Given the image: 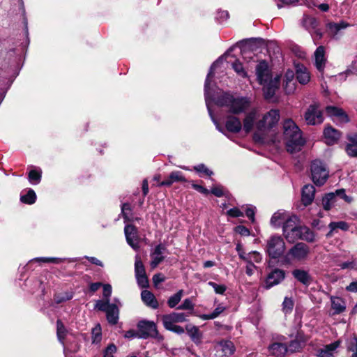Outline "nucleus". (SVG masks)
Masks as SVG:
<instances>
[{
    "mask_svg": "<svg viewBox=\"0 0 357 357\" xmlns=\"http://www.w3.org/2000/svg\"><path fill=\"white\" fill-rule=\"evenodd\" d=\"M228 56L227 52L217 59L211 66L204 84V96L207 109L211 119L216 126V128L222 131V128L215 120L211 109V104L213 102L218 107H225L228 114L237 115L245 112L250 106V100L246 97L234 96L228 93L216 92L211 89V79L213 77L215 70L222 65Z\"/></svg>",
    "mask_w": 357,
    "mask_h": 357,
    "instance_id": "1",
    "label": "nucleus"
},
{
    "mask_svg": "<svg viewBox=\"0 0 357 357\" xmlns=\"http://www.w3.org/2000/svg\"><path fill=\"white\" fill-rule=\"evenodd\" d=\"M259 117L260 114L257 109H253L247 113L243 119V131L248 133L255 128L257 132L254 134V140L264 142V138L258 132H266L274 128L280 120V112L273 109L264 114L261 119Z\"/></svg>",
    "mask_w": 357,
    "mask_h": 357,
    "instance_id": "2",
    "label": "nucleus"
},
{
    "mask_svg": "<svg viewBox=\"0 0 357 357\" xmlns=\"http://www.w3.org/2000/svg\"><path fill=\"white\" fill-rule=\"evenodd\" d=\"M283 139L289 153L300 151L305 144L302 131L291 119H287L283 123Z\"/></svg>",
    "mask_w": 357,
    "mask_h": 357,
    "instance_id": "3",
    "label": "nucleus"
},
{
    "mask_svg": "<svg viewBox=\"0 0 357 357\" xmlns=\"http://www.w3.org/2000/svg\"><path fill=\"white\" fill-rule=\"evenodd\" d=\"M256 74L259 83L263 86L264 96L271 98L278 89L280 77L276 75L273 77L267 63L261 61L256 67Z\"/></svg>",
    "mask_w": 357,
    "mask_h": 357,
    "instance_id": "4",
    "label": "nucleus"
},
{
    "mask_svg": "<svg viewBox=\"0 0 357 357\" xmlns=\"http://www.w3.org/2000/svg\"><path fill=\"white\" fill-rule=\"evenodd\" d=\"M312 178L317 185H323L328 178V170L320 159H315L312 162L311 167Z\"/></svg>",
    "mask_w": 357,
    "mask_h": 357,
    "instance_id": "5",
    "label": "nucleus"
},
{
    "mask_svg": "<svg viewBox=\"0 0 357 357\" xmlns=\"http://www.w3.org/2000/svg\"><path fill=\"white\" fill-rule=\"evenodd\" d=\"M187 315L183 312H172L162 316V320L164 327L169 331L178 334L184 332L182 327L176 325V323L184 322L186 321Z\"/></svg>",
    "mask_w": 357,
    "mask_h": 357,
    "instance_id": "6",
    "label": "nucleus"
},
{
    "mask_svg": "<svg viewBox=\"0 0 357 357\" xmlns=\"http://www.w3.org/2000/svg\"><path fill=\"white\" fill-rule=\"evenodd\" d=\"M285 250V243L282 238L278 235L271 236L266 242V252L273 259L280 257Z\"/></svg>",
    "mask_w": 357,
    "mask_h": 357,
    "instance_id": "7",
    "label": "nucleus"
},
{
    "mask_svg": "<svg viewBox=\"0 0 357 357\" xmlns=\"http://www.w3.org/2000/svg\"><path fill=\"white\" fill-rule=\"evenodd\" d=\"M310 253L308 245L303 243H298L294 245L285 255L284 260L287 262L291 261H301L307 259Z\"/></svg>",
    "mask_w": 357,
    "mask_h": 357,
    "instance_id": "8",
    "label": "nucleus"
},
{
    "mask_svg": "<svg viewBox=\"0 0 357 357\" xmlns=\"http://www.w3.org/2000/svg\"><path fill=\"white\" fill-rule=\"evenodd\" d=\"M337 196L340 197L347 203L352 202V198L345 194L344 189H339L335 192L327 193L323 197L321 200L323 208L326 211L331 210L337 202Z\"/></svg>",
    "mask_w": 357,
    "mask_h": 357,
    "instance_id": "9",
    "label": "nucleus"
},
{
    "mask_svg": "<svg viewBox=\"0 0 357 357\" xmlns=\"http://www.w3.org/2000/svg\"><path fill=\"white\" fill-rule=\"evenodd\" d=\"M298 218L296 215H289L283 223V235L289 241H295V235L300 226H298Z\"/></svg>",
    "mask_w": 357,
    "mask_h": 357,
    "instance_id": "10",
    "label": "nucleus"
},
{
    "mask_svg": "<svg viewBox=\"0 0 357 357\" xmlns=\"http://www.w3.org/2000/svg\"><path fill=\"white\" fill-rule=\"evenodd\" d=\"M305 120L308 125L320 124L324 121L321 111L317 105H311L305 113Z\"/></svg>",
    "mask_w": 357,
    "mask_h": 357,
    "instance_id": "11",
    "label": "nucleus"
},
{
    "mask_svg": "<svg viewBox=\"0 0 357 357\" xmlns=\"http://www.w3.org/2000/svg\"><path fill=\"white\" fill-rule=\"evenodd\" d=\"M139 337L146 339L148 337H155L158 331L154 322L149 321H141L138 323Z\"/></svg>",
    "mask_w": 357,
    "mask_h": 357,
    "instance_id": "12",
    "label": "nucleus"
},
{
    "mask_svg": "<svg viewBox=\"0 0 357 357\" xmlns=\"http://www.w3.org/2000/svg\"><path fill=\"white\" fill-rule=\"evenodd\" d=\"M124 232L128 244L135 250H138L139 237L137 228L132 225H128L124 228Z\"/></svg>",
    "mask_w": 357,
    "mask_h": 357,
    "instance_id": "13",
    "label": "nucleus"
},
{
    "mask_svg": "<svg viewBox=\"0 0 357 357\" xmlns=\"http://www.w3.org/2000/svg\"><path fill=\"white\" fill-rule=\"evenodd\" d=\"M342 137V132L330 125L326 126L323 131V138L327 145L337 143Z\"/></svg>",
    "mask_w": 357,
    "mask_h": 357,
    "instance_id": "14",
    "label": "nucleus"
},
{
    "mask_svg": "<svg viewBox=\"0 0 357 357\" xmlns=\"http://www.w3.org/2000/svg\"><path fill=\"white\" fill-rule=\"evenodd\" d=\"M326 112L336 123L342 124L349 121L347 114L342 109L338 107L328 106L326 108Z\"/></svg>",
    "mask_w": 357,
    "mask_h": 357,
    "instance_id": "15",
    "label": "nucleus"
},
{
    "mask_svg": "<svg viewBox=\"0 0 357 357\" xmlns=\"http://www.w3.org/2000/svg\"><path fill=\"white\" fill-rule=\"evenodd\" d=\"M314 66L317 70L323 73L326 63L325 48L324 46H319L314 53Z\"/></svg>",
    "mask_w": 357,
    "mask_h": 357,
    "instance_id": "16",
    "label": "nucleus"
},
{
    "mask_svg": "<svg viewBox=\"0 0 357 357\" xmlns=\"http://www.w3.org/2000/svg\"><path fill=\"white\" fill-rule=\"evenodd\" d=\"M215 349L218 351H221L222 356H225L232 355L236 350L234 343L229 340H222L218 342L215 344Z\"/></svg>",
    "mask_w": 357,
    "mask_h": 357,
    "instance_id": "17",
    "label": "nucleus"
},
{
    "mask_svg": "<svg viewBox=\"0 0 357 357\" xmlns=\"http://www.w3.org/2000/svg\"><path fill=\"white\" fill-rule=\"evenodd\" d=\"M284 278V272L280 269H275L270 273L266 280V287L267 289L279 284Z\"/></svg>",
    "mask_w": 357,
    "mask_h": 357,
    "instance_id": "18",
    "label": "nucleus"
},
{
    "mask_svg": "<svg viewBox=\"0 0 357 357\" xmlns=\"http://www.w3.org/2000/svg\"><path fill=\"white\" fill-rule=\"evenodd\" d=\"M271 355L275 357H284L288 353L287 345L282 342H275L268 347Z\"/></svg>",
    "mask_w": 357,
    "mask_h": 357,
    "instance_id": "19",
    "label": "nucleus"
},
{
    "mask_svg": "<svg viewBox=\"0 0 357 357\" xmlns=\"http://www.w3.org/2000/svg\"><path fill=\"white\" fill-rule=\"evenodd\" d=\"M225 128L231 132L238 133L243 130V123L234 116H228L225 121Z\"/></svg>",
    "mask_w": 357,
    "mask_h": 357,
    "instance_id": "20",
    "label": "nucleus"
},
{
    "mask_svg": "<svg viewBox=\"0 0 357 357\" xmlns=\"http://www.w3.org/2000/svg\"><path fill=\"white\" fill-rule=\"evenodd\" d=\"M315 195V188L311 184H307L303 186L302 190L301 201L305 206L310 205L314 201Z\"/></svg>",
    "mask_w": 357,
    "mask_h": 357,
    "instance_id": "21",
    "label": "nucleus"
},
{
    "mask_svg": "<svg viewBox=\"0 0 357 357\" xmlns=\"http://www.w3.org/2000/svg\"><path fill=\"white\" fill-rule=\"evenodd\" d=\"M296 79L301 84H306L310 79V75L308 70L303 64L296 63Z\"/></svg>",
    "mask_w": 357,
    "mask_h": 357,
    "instance_id": "22",
    "label": "nucleus"
},
{
    "mask_svg": "<svg viewBox=\"0 0 357 357\" xmlns=\"http://www.w3.org/2000/svg\"><path fill=\"white\" fill-rule=\"evenodd\" d=\"M307 338L302 334L298 333L295 340L290 342L288 348V352L294 353L298 351L305 344Z\"/></svg>",
    "mask_w": 357,
    "mask_h": 357,
    "instance_id": "23",
    "label": "nucleus"
},
{
    "mask_svg": "<svg viewBox=\"0 0 357 357\" xmlns=\"http://www.w3.org/2000/svg\"><path fill=\"white\" fill-rule=\"evenodd\" d=\"M298 238L308 242H312L314 240V234L308 227L300 226L296 232V235H295V241Z\"/></svg>",
    "mask_w": 357,
    "mask_h": 357,
    "instance_id": "24",
    "label": "nucleus"
},
{
    "mask_svg": "<svg viewBox=\"0 0 357 357\" xmlns=\"http://www.w3.org/2000/svg\"><path fill=\"white\" fill-rule=\"evenodd\" d=\"M294 79V71L291 70H287L284 77V89L287 93H291L296 89V85Z\"/></svg>",
    "mask_w": 357,
    "mask_h": 357,
    "instance_id": "25",
    "label": "nucleus"
},
{
    "mask_svg": "<svg viewBox=\"0 0 357 357\" xmlns=\"http://www.w3.org/2000/svg\"><path fill=\"white\" fill-rule=\"evenodd\" d=\"M165 250V247L162 245H158L155 247L153 252L151 254V261L150 265L152 268H155L160 262H162L164 259V257L162 255L163 251Z\"/></svg>",
    "mask_w": 357,
    "mask_h": 357,
    "instance_id": "26",
    "label": "nucleus"
},
{
    "mask_svg": "<svg viewBox=\"0 0 357 357\" xmlns=\"http://www.w3.org/2000/svg\"><path fill=\"white\" fill-rule=\"evenodd\" d=\"M185 178L179 171L171 172L168 178L160 183L159 186H170L174 182H185Z\"/></svg>",
    "mask_w": 357,
    "mask_h": 357,
    "instance_id": "27",
    "label": "nucleus"
},
{
    "mask_svg": "<svg viewBox=\"0 0 357 357\" xmlns=\"http://www.w3.org/2000/svg\"><path fill=\"white\" fill-rule=\"evenodd\" d=\"M141 298L142 301L149 307L153 309H157L158 307V303L151 291L148 290H143L141 293Z\"/></svg>",
    "mask_w": 357,
    "mask_h": 357,
    "instance_id": "28",
    "label": "nucleus"
},
{
    "mask_svg": "<svg viewBox=\"0 0 357 357\" xmlns=\"http://www.w3.org/2000/svg\"><path fill=\"white\" fill-rule=\"evenodd\" d=\"M119 310L116 304H111L106 310L107 319L111 324H116L119 320Z\"/></svg>",
    "mask_w": 357,
    "mask_h": 357,
    "instance_id": "29",
    "label": "nucleus"
},
{
    "mask_svg": "<svg viewBox=\"0 0 357 357\" xmlns=\"http://www.w3.org/2000/svg\"><path fill=\"white\" fill-rule=\"evenodd\" d=\"M287 216L288 213L285 211H278L272 215L271 219V225L273 227H278L284 223Z\"/></svg>",
    "mask_w": 357,
    "mask_h": 357,
    "instance_id": "30",
    "label": "nucleus"
},
{
    "mask_svg": "<svg viewBox=\"0 0 357 357\" xmlns=\"http://www.w3.org/2000/svg\"><path fill=\"white\" fill-rule=\"evenodd\" d=\"M349 144L346 146V152L349 156H357V134L347 137Z\"/></svg>",
    "mask_w": 357,
    "mask_h": 357,
    "instance_id": "31",
    "label": "nucleus"
},
{
    "mask_svg": "<svg viewBox=\"0 0 357 357\" xmlns=\"http://www.w3.org/2000/svg\"><path fill=\"white\" fill-rule=\"evenodd\" d=\"M338 341L326 345L324 348L320 349L318 352V357H335L333 352L339 347Z\"/></svg>",
    "mask_w": 357,
    "mask_h": 357,
    "instance_id": "32",
    "label": "nucleus"
},
{
    "mask_svg": "<svg viewBox=\"0 0 357 357\" xmlns=\"http://www.w3.org/2000/svg\"><path fill=\"white\" fill-rule=\"evenodd\" d=\"M292 274L294 278L300 282L305 285L310 284L311 282V277L307 271L304 270L296 269L293 271Z\"/></svg>",
    "mask_w": 357,
    "mask_h": 357,
    "instance_id": "33",
    "label": "nucleus"
},
{
    "mask_svg": "<svg viewBox=\"0 0 357 357\" xmlns=\"http://www.w3.org/2000/svg\"><path fill=\"white\" fill-rule=\"evenodd\" d=\"M331 307L335 314H340L344 311L346 306L344 301L340 297H331Z\"/></svg>",
    "mask_w": 357,
    "mask_h": 357,
    "instance_id": "34",
    "label": "nucleus"
},
{
    "mask_svg": "<svg viewBox=\"0 0 357 357\" xmlns=\"http://www.w3.org/2000/svg\"><path fill=\"white\" fill-rule=\"evenodd\" d=\"M349 26V24L348 23L342 21L339 23H329L328 24V29L329 30L330 33L332 36H335L339 33V32L342 29H344Z\"/></svg>",
    "mask_w": 357,
    "mask_h": 357,
    "instance_id": "35",
    "label": "nucleus"
},
{
    "mask_svg": "<svg viewBox=\"0 0 357 357\" xmlns=\"http://www.w3.org/2000/svg\"><path fill=\"white\" fill-rule=\"evenodd\" d=\"M331 231L327 234V236H331L332 232L336 229H340L343 231H347L349 229V225L344 221L331 222L328 225Z\"/></svg>",
    "mask_w": 357,
    "mask_h": 357,
    "instance_id": "36",
    "label": "nucleus"
},
{
    "mask_svg": "<svg viewBox=\"0 0 357 357\" xmlns=\"http://www.w3.org/2000/svg\"><path fill=\"white\" fill-rule=\"evenodd\" d=\"M135 277L146 275L144 266L139 255L135 256Z\"/></svg>",
    "mask_w": 357,
    "mask_h": 357,
    "instance_id": "37",
    "label": "nucleus"
},
{
    "mask_svg": "<svg viewBox=\"0 0 357 357\" xmlns=\"http://www.w3.org/2000/svg\"><path fill=\"white\" fill-rule=\"evenodd\" d=\"M183 295V291L179 290L177 293L169 297L167 304L169 307L174 308L181 300Z\"/></svg>",
    "mask_w": 357,
    "mask_h": 357,
    "instance_id": "38",
    "label": "nucleus"
},
{
    "mask_svg": "<svg viewBox=\"0 0 357 357\" xmlns=\"http://www.w3.org/2000/svg\"><path fill=\"white\" fill-rule=\"evenodd\" d=\"M36 199V195L35 192L31 189H29L26 195H22L20 197V200L23 203H25L27 204H32L35 203Z\"/></svg>",
    "mask_w": 357,
    "mask_h": 357,
    "instance_id": "39",
    "label": "nucleus"
},
{
    "mask_svg": "<svg viewBox=\"0 0 357 357\" xmlns=\"http://www.w3.org/2000/svg\"><path fill=\"white\" fill-rule=\"evenodd\" d=\"M121 213L125 221L132 222L134 220V218L131 213V207L129 204H123L121 207Z\"/></svg>",
    "mask_w": 357,
    "mask_h": 357,
    "instance_id": "40",
    "label": "nucleus"
},
{
    "mask_svg": "<svg viewBox=\"0 0 357 357\" xmlns=\"http://www.w3.org/2000/svg\"><path fill=\"white\" fill-rule=\"evenodd\" d=\"M56 333L59 340L63 343V340L66 335L67 331L63 323L60 320H58L56 322Z\"/></svg>",
    "mask_w": 357,
    "mask_h": 357,
    "instance_id": "41",
    "label": "nucleus"
},
{
    "mask_svg": "<svg viewBox=\"0 0 357 357\" xmlns=\"http://www.w3.org/2000/svg\"><path fill=\"white\" fill-rule=\"evenodd\" d=\"M41 178V172L32 169L29 173V180L32 184H38Z\"/></svg>",
    "mask_w": 357,
    "mask_h": 357,
    "instance_id": "42",
    "label": "nucleus"
},
{
    "mask_svg": "<svg viewBox=\"0 0 357 357\" xmlns=\"http://www.w3.org/2000/svg\"><path fill=\"white\" fill-rule=\"evenodd\" d=\"M231 66L234 71L239 76L242 77H245L247 76V73L245 71L244 68L241 62L236 60L232 63Z\"/></svg>",
    "mask_w": 357,
    "mask_h": 357,
    "instance_id": "43",
    "label": "nucleus"
},
{
    "mask_svg": "<svg viewBox=\"0 0 357 357\" xmlns=\"http://www.w3.org/2000/svg\"><path fill=\"white\" fill-rule=\"evenodd\" d=\"M38 262L59 264L64 261V259L56 257H38L32 259Z\"/></svg>",
    "mask_w": 357,
    "mask_h": 357,
    "instance_id": "44",
    "label": "nucleus"
},
{
    "mask_svg": "<svg viewBox=\"0 0 357 357\" xmlns=\"http://www.w3.org/2000/svg\"><path fill=\"white\" fill-rule=\"evenodd\" d=\"M110 299H105L104 301L98 300L96 303L95 307L100 311H103L106 312L107 307L109 305Z\"/></svg>",
    "mask_w": 357,
    "mask_h": 357,
    "instance_id": "45",
    "label": "nucleus"
},
{
    "mask_svg": "<svg viewBox=\"0 0 357 357\" xmlns=\"http://www.w3.org/2000/svg\"><path fill=\"white\" fill-rule=\"evenodd\" d=\"M92 340L93 343H98L101 340V328L99 325L92 330Z\"/></svg>",
    "mask_w": 357,
    "mask_h": 357,
    "instance_id": "46",
    "label": "nucleus"
},
{
    "mask_svg": "<svg viewBox=\"0 0 357 357\" xmlns=\"http://www.w3.org/2000/svg\"><path fill=\"white\" fill-rule=\"evenodd\" d=\"M248 257L249 259L248 260V262L259 263L262 259L261 254L257 251H252L249 252Z\"/></svg>",
    "mask_w": 357,
    "mask_h": 357,
    "instance_id": "47",
    "label": "nucleus"
},
{
    "mask_svg": "<svg viewBox=\"0 0 357 357\" xmlns=\"http://www.w3.org/2000/svg\"><path fill=\"white\" fill-rule=\"evenodd\" d=\"M73 298L71 293H64L62 294H58L54 296V301L56 303H61L64 301H68Z\"/></svg>",
    "mask_w": 357,
    "mask_h": 357,
    "instance_id": "48",
    "label": "nucleus"
},
{
    "mask_svg": "<svg viewBox=\"0 0 357 357\" xmlns=\"http://www.w3.org/2000/svg\"><path fill=\"white\" fill-rule=\"evenodd\" d=\"M210 192L218 197H221L225 195V190L221 185H213Z\"/></svg>",
    "mask_w": 357,
    "mask_h": 357,
    "instance_id": "49",
    "label": "nucleus"
},
{
    "mask_svg": "<svg viewBox=\"0 0 357 357\" xmlns=\"http://www.w3.org/2000/svg\"><path fill=\"white\" fill-rule=\"evenodd\" d=\"M283 310L285 313L291 312L294 307V301L291 298L286 297L282 303Z\"/></svg>",
    "mask_w": 357,
    "mask_h": 357,
    "instance_id": "50",
    "label": "nucleus"
},
{
    "mask_svg": "<svg viewBox=\"0 0 357 357\" xmlns=\"http://www.w3.org/2000/svg\"><path fill=\"white\" fill-rule=\"evenodd\" d=\"M194 169L199 173H202L207 176H211L213 174V172L208 169L204 164L195 166Z\"/></svg>",
    "mask_w": 357,
    "mask_h": 357,
    "instance_id": "51",
    "label": "nucleus"
},
{
    "mask_svg": "<svg viewBox=\"0 0 357 357\" xmlns=\"http://www.w3.org/2000/svg\"><path fill=\"white\" fill-rule=\"evenodd\" d=\"M137 284L141 288H147L149 287V280L146 275L135 277Z\"/></svg>",
    "mask_w": 357,
    "mask_h": 357,
    "instance_id": "52",
    "label": "nucleus"
},
{
    "mask_svg": "<svg viewBox=\"0 0 357 357\" xmlns=\"http://www.w3.org/2000/svg\"><path fill=\"white\" fill-rule=\"evenodd\" d=\"M208 284L212 287L216 294H223L226 291V286L223 284H218L213 282H209Z\"/></svg>",
    "mask_w": 357,
    "mask_h": 357,
    "instance_id": "53",
    "label": "nucleus"
},
{
    "mask_svg": "<svg viewBox=\"0 0 357 357\" xmlns=\"http://www.w3.org/2000/svg\"><path fill=\"white\" fill-rule=\"evenodd\" d=\"M194 304L190 298H186L183 303L178 307L179 310H193Z\"/></svg>",
    "mask_w": 357,
    "mask_h": 357,
    "instance_id": "54",
    "label": "nucleus"
},
{
    "mask_svg": "<svg viewBox=\"0 0 357 357\" xmlns=\"http://www.w3.org/2000/svg\"><path fill=\"white\" fill-rule=\"evenodd\" d=\"M192 187L197 191H198L199 192L204 195H208L209 193H210V191L205 188L204 186H202V185H199V184H196V183H192Z\"/></svg>",
    "mask_w": 357,
    "mask_h": 357,
    "instance_id": "55",
    "label": "nucleus"
},
{
    "mask_svg": "<svg viewBox=\"0 0 357 357\" xmlns=\"http://www.w3.org/2000/svg\"><path fill=\"white\" fill-rule=\"evenodd\" d=\"M103 297L105 299H109L112 294V286L109 284H104L103 286Z\"/></svg>",
    "mask_w": 357,
    "mask_h": 357,
    "instance_id": "56",
    "label": "nucleus"
},
{
    "mask_svg": "<svg viewBox=\"0 0 357 357\" xmlns=\"http://www.w3.org/2000/svg\"><path fill=\"white\" fill-rule=\"evenodd\" d=\"M235 230L237 233L241 234V236H248L250 235V231L245 227L239 225L235 228Z\"/></svg>",
    "mask_w": 357,
    "mask_h": 357,
    "instance_id": "57",
    "label": "nucleus"
},
{
    "mask_svg": "<svg viewBox=\"0 0 357 357\" xmlns=\"http://www.w3.org/2000/svg\"><path fill=\"white\" fill-rule=\"evenodd\" d=\"M227 215L231 217H240L243 216V213L238 208L234 207L227 211Z\"/></svg>",
    "mask_w": 357,
    "mask_h": 357,
    "instance_id": "58",
    "label": "nucleus"
},
{
    "mask_svg": "<svg viewBox=\"0 0 357 357\" xmlns=\"http://www.w3.org/2000/svg\"><path fill=\"white\" fill-rule=\"evenodd\" d=\"M348 349L354 352H357V337H353L349 343Z\"/></svg>",
    "mask_w": 357,
    "mask_h": 357,
    "instance_id": "59",
    "label": "nucleus"
},
{
    "mask_svg": "<svg viewBox=\"0 0 357 357\" xmlns=\"http://www.w3.org/2000/svg\"><path fill=\"white\" fill-rule=\"evenodd\" d=\"M255 207H248L245 211V214L247 217L252 222H255Z\"/></svg>",
    "mask_w": 357,
    "mask_h": 357,
    "instance_id": "60",
    "label": "nucleus"
},
{
    "mask_svg": "<svg viewBox=\"0 0 357 357\" xmlns=\"http://www.w3.org/2000/svg\"><path fill=\"white\" fill-rule=\"evenodd\" d=\"M165 280V277L161 273L155 274L153 277V282L155 285H158L159 283L164 282Z\"/></svg>",
    "mask_w": 357,
    "mask_h": 357,
    "instance_id": "61",
    "label": "nucleus"
},
{
    "mask_svg": "<svg viewBox=\"0 0 357 357\" xmlns=\"http://www.w3.org/2000/svg\"><path fill=\"white\" fill-rule=\"evenodd\" d=\"M116 351V347L114 344H111L106 348L104 356L113 355Z\"/></svg>",
    "mask_w": 357,
    "mask_h": 357,
    "instance_id": "62",
    "label": "nucleus"
},
{
    "mask_svg": "<svg viewBox=\"0 0 357 357\" xmlns=\"http://www.w3.org/2000/svg\"><path fill=\"white\" fill-rule=\"evenodd\" d=\"M246 266V274L249 276H251L253 275L255 269L256 268V266L254 265L252 262H247Z\"/></svg>",
    "mask_w": 357,
    "mask_h": 357,
    "instance_id": "63",
    "label": "nucleus"
},
{
    "mask_svg": "<svg viewBox=\"0 0 357 357\" xmlns=\"http://www.w3.org/2000/svg\"><path fill=\"white\" fill-rule=\"evenodd\" d=\"M225 310V307L222 305H219L215 310L214 311L212 312V317H215L216 318L217 317H218L222 312H224V310Z\"/></svg>",
    "mask_w": 357,
    "mask_h": 357,
    "instance_id": "64",
    "label": "nucleus"
}]
</instances>
